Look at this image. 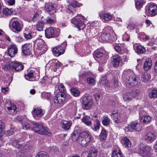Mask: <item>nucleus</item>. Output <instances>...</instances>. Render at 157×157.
Returning <instances> with one entry per match:
<instances>
[{"instance_id": "6e6552de", "label": "nucleus", "mask_w": 157, "mask_h": 157, "mask_svg": "<svg viewBox=\"0 0 157 157\" xmlns=\"http://www.w3.org/2000/svg\"><path fill=\"white\" fill-rule=\"evenodd\" d=\"M141 127L140 124L134 121L130 123L124 128V130L125 132H132L134 130L138 132L141 130Z\"/></svg>"}, {"instance_id": "c85d7f7f", "label": "nucleus", "mask_w": 157, "mask_h": 157, "mask_svg": "<svg viewBox=\"0 0 157 157\" xmlns=\"http://www.w3.org/2000/svg\"><path fill=\"white\" fill-rule=\"evenodd\" d=\"M49 62L52 67L56 68H59L61 65V63L59 62L57 59H52Z\"/></svg>"}, {"instance_id": "9d476101", "label": "nucleus", "mask_w": 157, "mask_h": 157, "mask_svg": "<svg viewBox=\"0 0 157 157\" xmlns=\"http://www.w3.org/2000/svg\"><path fill=\"white\" fill-rule=\"evenodd\" d=\"M70 4L68 5V7L67 10V11L69 13L72 14L75 11V8L79 7L82 6V4L78 3L75 0H70L69 1Z\"/></svg>"}, {"instance_id": "79ce46f5", "label": "nucleus", "mask_w": 157, "mask_h": 157, "mask_svg": "<svg viewBox=\"0 0 157 157\" xmlns=\"http://www.w3.org/2000/svg\"><path fill=\"white\" fill-rule=\"evenodd\" d=\"M112 157H123V155L119 150H114L112 153Z\"/></svg>"}, {"instance_id": "20e7f679", "label": "nucleus", "mask_w": 157, "mask_h": 157, "mask_svg": "<svg viewBox=\"0 0 157 157\" xmlns=\"http://www.w3.org/2000/svg\"><path fill=\"white\" fill-rule=\"evenodd\" d=\"M32 124L33 126L32 130L37 133L42 135L45 134L49 136L51 135L50 131L41 124H39L36 122H33Z\"/></svg>"}, {"instance_id": "603ef678", "label": "nucleus", "mask_w": 157, "mask_h": 157, "mask_svg": "<svg viewBox=\"0 0 157 157\" xmlns=\"http://www.w3.org/2000/svg\"><path fill=\"white\" fill-rule=\"evenodd\" d=\"M157 96V91L155 90H152L151 93L149 94V97L150 98H156Z\"/></svg>"}, {"instance_id": "0eeeda50", "label": "nucleus", "mask_w": 157, "mask_h": 157, "mask_svg": "<svg viewBox=\"0 0 157 157\" xmlns=\"http://www.w3.org/2000/svg\"><path fill=\"white\" fill-rule=\"evenodd\" d=\"M46 37L50 38L58 36L59 33V30L55 28L50 27L45 30Z\"/></svg>"}, {"instance_id": "7c9ffc66", "label": "nucleus", "mask_w": 157, "mask_h": 157, "mask_svg": "<svg viewBox=\"0 0 157 157\" xmlns=\"http://www.w3.org/2000/svg\"><path fill=\"white\" fill-rule=\"evenodd\" d=\"M155 136L154 134L149 132L145 137V139L148 141L152 142L155 139Z\"/></svg>"}, {"instance_id": "338daca9", "label": "nucleus", "mask_w": 157, "mask_h": 157, "mask_svg": "<svg viewBox=\"0 0 157 157\" xmlns=\"http://www.w3.org/2000/svg\"><path fill=\"white\" fill-rule=\"evenodd\" d=\"M113 85L114 87L115 88H117L119 86L117 79L116 78H114Z\"/></svg>"}, {"instance_id": "bf43d9fd", "label": "nucleus", "mask_w": 157, "mask_h": 157, "mask_svg": "<svg viewBox=\"0 0 157 157\" xmlns=\"http://www.w3.org/2000/svg\"><path fill=\"white\" fill-rule=\"evenodd\" d=\"M13 62H9V63L6 64L4 67V69L5 70H8L10 69H13V66H12L13 64Z\"/></svg>"}, {"instance_id": "f8f14e48", "label": "nucleus", "mask_w": 157, "mask_h": 157, "mask_svg": "<svg viewBox=\"0 0 157 157\" xmlns=\"http://www.w3.org/2000/svg\"><path fill=\"white\" fill-rule=\"evenodd\" d=\"M139 149L141 154L144 157H149L151 155V149L149 146L141 144Z\"/></svg>"}, {"instance_id": "c756f323", "label": "nucleus", "mask_w": 157, "mask_h": 157, "mask_svg": "<svg viewBox=\"0 0 157 157\" xmlns=\"http://www.w3.org/2000/svg\"><path fill=\"white\" fill-rule=\"evenodd\" d=\"M101 124L100 121L98 120H95L94 125L91 126V128L94 131L98 132L99 129Z\"/></svg>"}, {"instance_id": "13d9d810", "label": "nucleus", "mask_w": 157, "mask_h": 157, "mask_svg": "<svg viewBox=\"0 0 157 157\" xmlns=\"http://www.w3.org/2000/svg\"><path fill=\"white\" fill-rule=\"evenodd\" d=\"M42 95L44 96V98L47 100H50L51 98V95L50 93H42Z\"/></svg>"}, {"instance_id": "5701e85b", "label": "nucleus", "mask_w": 157, "mask_h": 157, "mask_svg": "<svg viewBox=\"0 0 157 157\" xmlns=\"http://www.w3.org/2000/svg\"><path fill=\"white\" fill-rule=\"evenodd\" d=\"M100 83L104 86L106 90L110 89V86L109 82L108 80L105 78H102L99 81Z\"/></svg>"}, {"instance_id": "393cba45", "label": "nucleus", "mask_w": 157, "mask_h": 157, "mask_svg": "<svg viewBox=\"0 0 157 157\" xmlns=\"http://www.w3.org/2000/svg\"><path fill=\"white\" fill-rule=\"evenodd\" d=\"M82 122L88 126H90L92 124V122L90 117L88 116H85L81 119Z\"/></svg>"}, {"instance_id": "a878e982", "label": "nucleus", "mask_w": 157, "mask_h": 157, "mask_svg": "<svg viewBox=\"0 0 157 157\" xmlns=\"http://www.w3.org/2000/svg\"><path fill=\"white\" fill-rule=\"evenodd\" d=\"M7 108L10 113L12 114H16L18 111L16 105L13 103H10V106L7 107Z\"/></svg>"}, {"instance_id": "aec40b11", "label": "nucleus", "mask_w": 157, "mask_h": 157, "mask_svg": "<svg viewBox=\"0 0 157 157\" xmlns=\"http://www.w3.org/2000/svg\"><path fill=\"white\" fill-rule=\"evenodd\" d=\"M10 29L14 33H18L21 30V24L18 21H15L13 22Z\"/></svg>"}, {"instance_id": "680f3d73", "label": "nucleus", "mask_w": 157, "mask_h": 157, "mask_svg": "<svg viewBox=\"0 0 157 157\" xmlns=\"http://www.w3.org/2000/svg\"><path fill=\"white\" fill-rule=\"evenodd\" d=\"M15 131V129L13 127L11 128L10 129L7 131L5 133L6 135L9 136H10L13 134Z\"/></svg>"}, {"instance_id": "bb28decb", "label": "nucleus", "mask_w": 157, "mask_h": 157, "mask_svg": "<svg viewBox=\"0 0 157 157\" xmlns=\"http://www.w3.org/2000/svg\"><path fill=\"white\" fill-rule=\"evenodd\" d=\"M62 128L64 130H67L69 129L72 124L71 121H64L61 123Z\"/></svg>"}, {"instance_id": "4d7b16f0", "label": "nucleus", "mask_w": 157, "mask_h": 157, "mask_svg": "<svg viewBox=\"0 0 157 157\" xmlns=\"http://www.w3.org/2000/svg\"><path fill=\"white\" fill-rule=\"evenodd\" d=\"M87 81L88 83L90 85H94L95 84V81L92 77L87 78Z\"/></svg>"}, {"instance_id": "5fc2aeb1", "label": "nucleus", "mask_w": 157, "mask_h": 157, "mask_svg": "<svg viewBox=\"0 0 157 157\" xmlns=\"http://www.w3.org/2000/svg\"><path fill=\"white\" fill-rule=\"evenodd\" d=\"M40 18L39 14L38 13H35L32 17V21L34 22H36L39 20Z\"/></svg>"}, {"instance_id": "f3484780", "label": "nucleus", "mask_w": 157, "mask_h": 157, "mask_svg": "<svg viewBox=\"0 0 157 157\" xmlns=\"http://www.w3.org/2000/svg\"><path fill=\"white\" fill-rule=\"evenodd\" d=\"M92 104V101L90 96H85L83 98L82 105L84 108L87 110L90 108Z\"/></svg>"}, {"instance_id": "c03bdc74", "label": "nucleus", "mask_w": 157, "mask_h": 157, "mask_svg": "<svg viewBox=\"0 0 157 157\" xmlns=\"http://www.w3.org/2000/svg\"><path fill=\"white\" fill-rule=\"evenodd\" d=\"M44 22L42 21H38L36 25V28L37 30L41 31L43 30Z\"/></svg>"}, {"instance_id": "412c9836", "label": "nucleus", "mask_w": 157, "mask_h": 157, "mask_svg": "<svg viewBox=\"0 0 157 157\" xmlns=\"http://www.w3.org/2000/svg\"><path fill=\"white\" fill-rule=\"evenodd\" d=\"M13 64H12L13 69L14 70L16 71H20L22 70L24 68L23 65L20 63L17 62H13Z\"/></svg>"}, {"instance_id": "2f4dec72", "label": "nucleus", "mask_w": 157, "mask_h": 157, "mask_svg": "<svg viewBox=\"0 0 157 157\" xmlns=\"http://www.w3.org/2000/svg\"><path fill=\"white\" fill-rule=\"evenodd\" d=\"M122 144L124 146L130 147L131 146V143L129 139L126 137H123L121 140Z\"/></svg>"}, {"instance_id": "f03ea898", "label": "nucleus", "mask_w": 157, "mask_h": 157, "mask_svg": "<svg viewBox=\"0 0 157 157\" xmlns=\"http://www.w3.org/2000/svg\"><path fill=\"white\" fill-rule=\"evenodd\" d=\"M55 89V93L57 94L54 98V102L57 104L62 105L67 100V94L65 88L62 84H60L58 87H56Z\"/></svg>"}, {"instance_id": "3c124183", "label": "nucleus", "mask_w": 157, "mask_h": 157, "mask_svg": "<svg viewBox=\"0 0 157 157\" xmlns=\"http://www.w3.org/2000/svg\"><path fill=\"white\" fill-rule=\"evenodd\" d=\"M111 116L113 117H115V118H121L120 113L117 111H113L112 113Z\"/></svg>"}, {"instance_id": "e433bc0d", "label": "nucleus", "mask_w": 157, "mask_h": 157, "mask_svg": "<svg viewBox=\"0 0 157 157\" xmlns=\"http://www.w3.org/2000/svg\"><path fill=\"white\" fill-rule=\"evenodd\" d=\"M33 122H32L31 124L30 125L28 122H24V123L22 124L23 128L26 130H28L30 128H31L32 129L33 126L32 124Z\"/></svg>"}, {"instance_id": "6e6d98bb", "label": "nucleus", "mask_w": 157, "mask_h": 157, "mask_svg": "<svg viewBox=\"0 0 157 157\" xmlns=\"http://www.w3.org/2000/svg\"><path fill=\"white\" fill-rule=\"evenodd\" d=\"M114 48L115 51L120 54H122L121 47L117 44H115L114 45Z\"/></svg>"}, {"instance_id": "58836bf2", "label": "nucleus", "mask_w": 157, "mask_h": 157, "mask_svg": "<svg viewBox=\"0 0 157 157\" xmlns=\"http://www.w3.org/2000/svg\"><path fill=\"white\" fill-rule=\"evenodd\" d=\"M111 121V120L107 117H104L102 121L103 124L105 126L109 125Z\"/></svg>"}, {"instance_id": "cd10ccee", "label": "nucleus", "mask_w": 157, "mask_h": 157, "mask_svg": "<svg viewBox=\"0 0 157 157\" xmlns=\"http://www.w3.org/2000/svg\"><path fill=\"white\" fill-rule=\"evenodd\" d=\"M134 98V96L132 92L127 93L123 96V99L125 101H131Z\"/></svg>"}, {"instance_id": "6ab92c4d", "label": "nucleus", "mask_w": 157, "mask_h": 157, "mask_svg": "<svg viewBox=\"0 0 157 157\" xmlns=\"http://www.w3.org/2000/svg\"><path fill=\"white\" fill-rule=\"evenodd\" d=\"M8 53L11 57H13L17 53V48L16 45L12 44L10 45L8 48Z\"/></svg>"}, {"instance_id": "09e8293b", "label": "nucleus", "mask_w": 157, "mask_h": 157, "mask_svg": "<svg viewBox=\"0 0 157 157\" xmlns=\"http://www.w3.org/2000/svg\"><path fill=\"white\" fill-rule=\"evenodd\" d=\"M138 52L140 54H143L145 51V48L142 46H138L136 47Z\"/></svg>"}, {"instance_id": "49530a36", "label": "nucleus", "mask_w": 157, "mask_h": 157, "mask_svg": "<svg viewBox=\"0 0 157 157\" xmlns=\"http://www.w3.org/2000/svg\"><path fill=\"white\" fill-rule=\"evenodd\" d=\"M93 55L94 57L100 58L103 56V54L102 52L96 51L94 52Z\"/></svg>"}, {"instance_id": "72a5a7b5", "label": "nucleus", "mask_w": 157, "mask_h": 157, "mask_svg": "<svg viewBox=\"0 0 157 157\" xmlns=\"http://www.w3.org/2000/svg\"><path fill=\"white\" fill-rule=\"evenodd\" d=\"M3 31L0 29V48H4L6 47L5 42L4 40L2 39V38L3 36Z\"/></svg>"}, {"instance_id": "39448f33", "label": "nucleus", "mask_w": 157, "mask_h": 157, "mask_svg": "<svg viewBox=\"0 0 157 157\" xmlns=\"http://www.w3.org/2000/svg\"><path fill=\"white\" fill-rule=\"evenodd\" d=\"M85 19V18L82 16L79 15L73 18L71 20V22L80 30L83 29L85 26L84 22Z\"/></svg>"}, {"instance_id": "b1692460", "label": "nucleus", "mask_w": 157, "mask_h": 157, "mask_svg": "<svg viewBox=\"0 0 157 157\" xmlns=\"http://www.w3.org/2000/svg\"><path fill=\"white\" fill-rule=\"evenodd\" d=\"M120 58L117 55L113 56L112 63L114 67H117L120 63Z\"/></svg>"}, {"instance_id": "7ed1b4c3", "label": "nucleus", "mask_w": 157, "mask_h": 157, "mask_svg": "<svg viewBox=\"0 0 157 157\" xmlns=\"http://www.w3.org/2000/svg\"><path fill=\"white\" fill-rule=\"evenodd\" d=\"M91 137L90 133L88 131L82 132L78 138L79 143L82 146L86 147L90 141Z\"/></svg>"}, {"instance_id": "052dcab7", "label": "nucleus", "mask_w": 157, "mask_h": 157, "mask_svg": "<svg viewBox=\"0 0 157 157\" xmlns=\"http://www.w3.org/2000/svg\"><path fill=\"white\" fill-rule=\"evenodd\" d=\"M90 35L91 37H94L97 34V31L95 28H93L91 29L90 30Z\"/></svg>"}, {"instance_id": "69168bd1", "label": "nucleus", "mask_w": 157, "mask_h": 157, "mask_svg": "<svg viewBox=\"0 0 157 157\" xmlns=\"http://www.w3.org/2000/svg\"><path fill=\"white\" fill-rule=\"evenodd\" d=\"M132 92L133 93V94L134 95V98H135L136 97L139 95L140 90L139 89L133 90L132 91Z\"/></svg>"}, {"instance_id": "864d4df0", "label": "nucleus", "mask_w": 157, "mask_h": 157, "mask_svg": "<svg viewBox=\"0 0 157 157\" xmlns=\"http://www.w3.org/2000/svg\"><path fill=\"white\" fill-rule=\"evenodd\" d=\"M13 144L14 146L17 148H20V147H21V142L17 140H14L13 141Z\"/></svg>"}, {"instance_id": "a19ab883", "label": "nucleus", "mask_w": 157, "mask_h": 157, "mask_svg": "<svg viewBox=\"0 0 157 157\" xmlns=\"http://www.w3.org/2000/svg\"><path fill=\"white\" fill-rule=\"evenodd\" d=\"M71 91L72 95L75 97L78 96L80 94V92L77 88H71Z\"/></svg>"}, {"instance_id": "4c0bfd02", "label": "nucleus", "mask_w": 157, "mask_h": 157, "mask_svg": "<svg viewBox=\"0 0 157 157\" xmlns=\"http://www.w3.org/2000/svg\"><path fill=\"white\" fill-rule=\"evenodd\" d=\"M144 0H137L135 2L136 8L139 9L141 8L144 4Z\"/></svg>"}, {"instance_id": "ea45409f", "label": "nucleus", "mask_w": 157, "mask_h": 157, "mask_svg": "<svg viewBox=\"0 0 157 157\" xmlns=\"http://www.w3.org/2000/svg\"><path fill=\"white\" fill-rule=\"evenodd\" d=\"M151 78L150 75L147 72L144 73L142 75L141 79L143 81L146 82Z\"/></svg>"}, {"instance_id": "e2e57ef3", "label": "nucleus", "mask_w": 157, "mask_h": 157, "mask_svg": "<svg viewBox=\"0 0 157 157\" xmlns=\"http://www.w3.org/2000/svg\"><path fill=\"white\" fill-rule=\"evenodd\" d=\"M122 39L124 40L129 41L130 39V36L127 33H125L123 35Z\"/></svg>"}, {"instance_id": "f704fd0d", "label": "nucleus", "mask_w": 157, "mask_h": 157, "mask_svg": "<svg viewBox=\"0 0 157 157\" xmlns=\"http://www.w3.org/2000/svg\"><path fill=\"white\" fill-rule=\"evenodd\" d=\"M151 120V118L149 116L145 115L142 116L141 117V121L142 122L145 123L149 122Z\"/></svg>"}, {"instance_id": "de8ad7c7", "label": "nucleus", "mask_w": 157, "mask_h": 157, "mask_svg": "<svg viewBox=\"0 0 157 157\" xmlns=\"http://www.w3.org/2000/svg\"><path fill=\"white\" fill-rule=\"evenodd\" d=\"M104 19L103 21L105 22L109 21L112 18V16L111 15L108 14H105L103 16Z\"/></svg>"}, {"instance_id": "423d86ee", "label": "nucleus", "mask_w": 157, "mask_h": 157, "mask_svg": "<svg viewBox=\"0 0 157 157\" xmlns=\"http://www.w3.org/2000/svg\"><path fill=\"white\" fill-rule=\"evenodd\" d=\"M106 31L102 33L99 38H101L103 41L112 42L114 40V37L111 36V34L113 33V30L110 27H108L105 28Z\"/></svg>"}, {"instance_id": "dca6fc26", "label": "nucleus", "mask_w": 157, "mask_h": 157, "mask_svg": "<svg viewBox=\"0 0 157 157\" xmlns=\"http://www.w3.org/2000/svg\"><path fill=\"white\" fill-rule=\"evenodd\" d=\"M22 53L25 55H29L33 50L32 45L30 43H26L22 45L21 47Z\"/></svg>"}, {"instance_id": "ddd939ff", "label": "nucleus", "mask_w": 157, "mask_h": 157, "mask_svg": "<svg viewBox=\"0 0 157 157\" xmlns=\"http://www.w3.org/2000/svg\"><path fill=\"white\" fill-rule=\"evenodd\" d=\"M145 12L150 16H154L157 14V6L154 4H149L145 7Z\"/></svg>"}, {"instance_id": "c9c22d12", "label": "nucleus", "mask_w": 157, "mask_h": 157, "mask_svg": "<svg viewBox=\"0 0 157 157\" xmlns=\"http://www.w3.org/2000/svg\"><path fill=\"white\" fill-rule=\"evenodd\" d=\"M25 78L27 80L29 81H32L33 79V74L32 71H30L28 74L25 75L24 76Z\"/></svg>"}, {"instance_id": "8fccbe9b", "label": "nucleus", "mask_w": 157, "mask_h": 157, "mask_svg": "<svg viewBox=\"0 0 157 157\" xmlns=\"http://www.w3.org/2000/svg\"><path fill=\"white\" fill-rule=\"evenodd\" d=\"M12 11L11 10L7 8L3 9V13L6 16H8L11 15Z\"/></svg>"}, {"instance_id": "9b49d317", "label": "nucleus", "mask_w": 157, "mask_h": 157, "mask_svg": "<svg viewBox=\"0 0 157 157\" xmlns=\"http://www.w3.org/2000/svg\"><path fill=\"white\" fill-rule=\"evenodd\" d=\"M44 10L46 13L50 15H52V17L55 18L56 15L54 14L56 12V8L54 5L52 3L48 2L46 3L45 5Z\"/></svg>"}, {"instance_id": "f257e3e1", "label": "nucleus", "mask_w": 157, "mask_h": 157, "mask_svg": "<svg viewBox=\"0 0 157 157\" xmlns=\"http://www.w3.org/2000/svg\"><path fill=\"white\" fill-rule=\"evenodd\" d=\"M122 78L124 80V84L128 87H133L138 85L139 78L131 69L124 70Z\"/></svg>"}, {"instance_id": "774afa93", "label": "nucleus", "mask_w": 157, "mask_h": 157, "mask_svg": "<svg viewBox=\"0 0 157 157\" xmlns=\"http://www.w3.org/2000/svg\"><path fill=\"white\" fill-rule=\"evenodd\" d=\"M36 157H47L46 153L40 152L36 155Z\"/></svg>"}, {"instance_id": "1a4fd4ad", "label": "nucleus", "mask_w": 157, "mask_h": 157, "mask_svg": "<svg viewBox=\"0 0 157 157\" xmlns=\"http://www.w3.org/2000/svg\"><path fill=\"white\" fill-rule=\"evenodd\" d=\"M34 44L36 45L37 48L39 50V53L43 54L47 50V48L44 41L39 38L36 39L34 41Z\"/></svg>"}, {"instance_id": "4be33fe9", "label": "nucleus", "mask_w": 157, "mask_h": 157, "mask_svg": "<svg viewBox=\"0 0 157 157\" xmlns=\"http://www.w3.org/2000/svg\"><path fill=\"white\" fill-rule=\"evenodd\" d=\"M152 66V61L149 58H146L144 62L143 68L146 71L150 70Z\"/></svg>"}, {"instance_id": "473e14b6", "label": "nucleus", "mask_w": 157, "mask_h": 157, "mask_svg": "<svg viewBox=\"0 0 157 157\" xmlns=\"http://www.w3.org/2000/svg\"><path fill=\"white\" fill-rule=\"evenodd\" d=\"M36 33L35 32H31L30 33L26 32L24 33V35L26 39L28 40L35 36L36 35Z\"/></svg>"}, {"instance_id": "a211bd4d", "label": "nucleus", "mask_w": 157, "mask_h": 157, "mask_svg": "<svg viewBox=\"0 0 157 157\" xmlns=\"http://www.w3.org/2000/svg\"><path fill=\"white\" fill-rule=\"evenodd\" d=\"M44 113V110L40 108H35L32 111L33 116L35 119L41 117Z\"/></svg>"}, {"instance_id": "4468645a", "label": "nucleus", "mask_w": 157, "mask_h": 157, "mask_svg": "<svg viewBox=\"0 0 157 157\" xmlns=\"http://www.w3.org/2000/svg\"><path fill=\"white\" fill-rule=\"evenodd\" d=\"M67 44L66 42H63L61 46H59L54 48L52 50V52L54 56H58L60 55L63 54L64 52L65 47L62 46L64 45L65 46Z\"/></svg>"}, {"instance_id": "2eb2a0df", "label": "nucleus", "mask_w": 157, "mask_h": 157, "mask_svg": "<svg viewBox=\"0 0 157 157\" xmlns=\"http://www.w3.org/2000/svg\"><path fill=\"white\" fill-rule=\"evenodd\" d=\"M98 153L97 149L94 147L90 148L88 152H83L82 155V157H96Z\"/></svg>"}, {"instance_id": "0e129e2a", "label": "nucleus", "mask_w": 157, "mask_h": 157, "mask_svg": "<svg viewBox=\"0 0 157 157\" xmlns=\"http://www.w3.org/2000/svg\"><path fill=\"white\" fill-rule=\"evenodd\" d=\"M54 19L48 17L46 18V21L44 22V23L46 24H52L54 23Z\"/></svg>"}, {"instance_id": "37998d69", "label": "nucleus", "mask_w": 157, "mask_h": 157, "mask_svg": "<svg viewBox=\"0 0 157 157\" xmlns=\"http://www.w3.org/2000/svg\"><path fill=\"white\" fill-rule=\"evenodd\" d=\"M5 128V124L2 121L0 120V137L4 133V132Z\"/></svg>"}, {"instance_id": "a18cd8bd", "label": "nucleus", "mask_w": 157, "mask_h": 157, "mask_svg": "<svg viewBox=\"0 0 157 157\" xmlns=\"http://www.w3.org/2000/svg\"><path fill=\"white\" fill-rule=\"evenodd\" d=\"M101 140H104L106 139L107 137L106 132L104 129L102 130L100 135Z\"/></svg>"}]
</instances>
